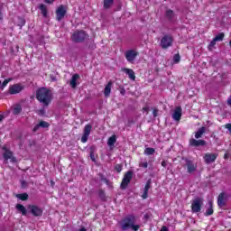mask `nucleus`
I'll list each match as a JSON object with an SVG mask.
<instances>
[{
  "label": "nucleus",
  "instance_id": "nucleus-1",
  "mask_svg": "<svg viewBox=\"0 0 231 231\" xmlns=\"http://www.w3.org/2000/svg\"><path fill=\"white\" fill-rule=\"evenodd\" d=\"M36 98L43 104V106H50L53 100V93L46 88H41L36 91Z\"/></svg>",
  "mask_w": 231,
  "mask_h": 231
},
{
  "label": "nucleus",
  "instance_id": "nucleus-2",
  "mask_svg": "<svg viewBox=\"0 0 231 231\" xmlns=\"http://www.w3.org/2000/svg\"><path fill=\"white\" fill-rule=\"evenodd\" d=\"M134 223H136V217H134V216H129L123 219L121 228L122 230H129V228H132L134 231H138L140 229V226L134 225Z\"/></svg>",
  "mask_w": 231,
  "mask_h": 231
},
{
  "label": "nucleus",
  "instance_id": "nucleus-3",
  "mask_svg": "<svg viewBox=\"0 0 231 231\" xmlns=\"http://www.w3.org/2000/svg\"><path fill=\"white\" fill-rule=\"evenodd\" d=\"M139 52L136 49H129L125 52V57L127 60V62H130V64H134V60H136V57H138Z\"/></svg>",
  "mask_w": 231,
  "mask_h": 231
},
{
  "label": "nucleus",
  "instance_id": "nucleus-4",
  "mask_svg": "<svg viewBox=\"0 0 231 231\" xmlns=\"http://www.w3.org/2000/svg\"><path fill=\"white\" fill-rule=\"evenodd\" d=\"M88 35L84 31H79L73 33L72 41L75 42H82V41H86L88 39Z\"/></svg>",
  "mask_w": 231,
  "mask_h": 231
},
{
  "label": "nucleus",
  "instance_id": "nucleus-5",
  "mask_svg": "<svg viewBox=\"0 0 231 231\" xmlns=\"http://www.w3.org/2000/svg\"><path fill=\"white\" fill-rule=\"evenodd\" d=\"M3 150H4L5 163H6V162H8V160H10V162L12 163H15V162H17L15 157H14V153L10 150H8V148H6V146H4Z\"/></svg>",
  "mask_w": 231,
  "mask_h": 231
},
{
  "label": "nucleus",
  "instance_id": "nucleus-6",
  "mask_svg": "<svg viewBox=\"0 0 231 231\" xmlns=\"http://www.w3.org/2000/svg\"><path fill=\"white\" fill-rule=\"evenodd\" d=\"M203 207V199H195L191 204L192 212H199Z\"/></svg>",
  "mask_w": 231,
  "mask_h": 231
},
{
  "label": "nucleus",
  "instance_id": "nucleus-7",
  "mask_svg": "<svg viewBox=\"0 0 231 231\" xmlns=\"http://www.w3.org/2000/svg\"><path fill=\"white\" fill-rule=\"evenodd\" d=\"M24 89V86L21 84H14L9 87V93L11 95H17V93H21Z\"/></svg>",
  "mask_w": 231,
  "mask_h": 231
},
{
  "label": "nucleus",
  "instance_id": "nucleus-8",
  "mask_svg": "<svg viewBox=\"0 0 231 231\" xmlns=\"http://www.w3.org/2000/svg\"><path fill=\"white\" fill-rule=\"evenodd\" d=\"M132 178H133V172H131V171L126 172L122 180L121 189H125L127 187V185H129Z\"/></svg>",
  "mask_w": 231,
  "mask_h": 231
},
{
  "label": "nucleus",
  "instance_id": "nucleus-9",
  "mask_svg": "<svg viewBox=\"0 0 231 231\" xmlns=\"http://www.w3.org/2000/svg\"><path fill=\"white\" fill-rule=\"evenodd\" d=\"M91 129L92 126L90 125H87L84 128V134L81 137L82 143H86L88 142V139L89 138V134H91Z\"/></svg>",
  "mask_w": 231,
  "mask_h": 231
},
{
  "label": "nucleus",
  "instance_id": "nucleus-10",
  "mask_svg": "<svg viewBox=\"0 0 231 231\" xmlns=\"http://www.w3.org/2000/svg\"><path fill=\"white\" fill-rule=\"evenodd\" d=\"M162 48L167 49L172 46V37L171 36H164L161 41Z\"/></svg>",
  "mask_w": 231,
  "mask_h": 231
},
{
  "label": "nucleus",
  "instance_id": "nucleus-11",
  "mask_svg": "<svg viewBox=\"0 0 231 231\" xmlns=\"http://www.w3.org/2000/svg\"><path fill=\"white\" fill-rule=\"evenodd\" d=\"M181 106H177L172 114L173 120H175L176 122H180V120H181Z\"/></svg>",
  "mask_w": 231,
  "mask_h": 231
},
{
  "label": "nucleus",
  "instance_id": "nucleus-12",
  "mask_svg": "<svg viewBox=\"0 0 231 231\" xmlns=\"http://www.w3.org/2000/svg\"><path fill=\"white\" fill-rule=\"evenodd\" d=\"M216 158H217V154L216 153H206L204 155V162L207 163H214V162H216Z\"/></svg>",
  "mask_w": 231,
  "mask_h": 231
},
{
  "label": "nucleus",
  "instance_id": "nucleus-13",
  "mask_svg": "<svg viewBox=\"0 0 231 231\" xmlns=\"http://www.w3.org/2000/svg\"><path fill=\"white\" fill-rule=\"evenodd\" d=\"M28 208L30 209L32 215L36 217L42 216V209L41 208L32 205L29 206Z\"/></svg>",
  "mask_w": 231,
  "mask_h": 231
},
{
  "label": "nucleus",
  "instance_id": "nucleus-14",
  "mask_svg": "<svg viewBox=\"0 0 231 231\" xmlns=\"http://www.w3.org/2000/svg\"><path fill=\"white\" fill-rule=\"evenodd\" d=\"M56 15H57L58 21H60V19H63L64 15H66V7L63 5L58 7L56 11Z\"/></svg>",
  "mask_w": 231,
  "mask_h": 231
},
{
  "label": "nucleus",
  "instance_id": "nucleus-15",
  "mask_svg": "<svg viewBox=\"0 0 231 231\" xmlns=\"http://www.w3.org/2000/svg\"><path fill=\"white\" fill-rule=\"evenodd\" d=\"M206 142L204 140H196V139H191L189 141V144L192 145V147H203L204 145H206Z\"/></svg>",
  "mask_w": 231,
  "mask_h": 231
},
{
  "label": "nucleus",
  "instance_id": "nucleus-16",
  "mask_svg": "<svg viewBox=\"0 0 231 231\" xmlns=\"http://www.w3.org/2000/svg\"><path fill=\"white\" fill-rule=\"evenodd\" d=\"M124 73L128 75L130 80H136V76L134 75V70L131 69H123Z\"/></svg>",
  "mask_w": 231,
  "mask_h": 231
},
{
  "label": "nucleus",
  "instance_id": "nucleus-17",
  "mask_svg": "<svg viewBox=\"0 0 231 231\" xmlns=\"http://www.w3.org/2000/svg\"><path fill=\"white\" fill-rule=\"evenodd\" d=\"M208 208L205 215L206 216H212L214 214V208H213V201H212V199L208 200Z\"/></svg>",
  "mask_w": 231,
  "mask_h": 231
},
{
  "label": "nucleus",
  "instance_id": "nucleus-18",
  "mask_svg": "<svg viewBox=\"0 0 231 231\" xmlns=\"http://www.w3.org/2000/svg\"><path fill=\"white\" fill-rule=\"evenodd\" d=\"M225 201H226V194L221 193L218 196L217 203L219 207H223L225 205Z\"/></svg>",
  "mask_w": 231,
  "mask_h": 231
},
{
  "label": "nucleus",
  "instance_id": "nucleus-19",
  "mask_svg": "<svg viewBox=\"0 0 231 231\" xmlns=\"http://www.w3.org/2000/svg\"><path fill=\"white\" fill-rule=\"evenodd\" d=\"M111 86H113V82H108L104 89V95L105 97H109V95H111Z\"/></svg>",
  "mask_w": 231,
  "mask_h": 231
},
{
  "label": "nucleus",
  "instance_id": "nucleus-20",
  "mask_svg": "<svg viewBox=\"0 0 231 231\" xmlns=\"http://www.w3.org/2000/svg\"><path fill=\"white\" fill-rule=\"evenodd\" d=\"M79 74H74L72 76V79L70 80L71 88H77V80H79Z\"/></svg>",
  "mask_w": 231,
  "mask_h": 231
},
{
  "label": "nucleus",
  "instance_id": "nucleus-21",
  "mask_svg": "<svg viewBox=\"0 0 231 231\" xmlns=\"http://www.w3.org/2000/svg\"><path fill=\"white\" fill-rule=\"evenodd\" d=\"M39 127H43V128L50 127V124H48L46 121H41L39 125H36L34 126L33 131H37Z\"/></svg>",
  "mask_w": 231,
  "mask_h": 231
},
{
  "label": "nucleus",
  "instance_id": "nucleus-22",
  "mask_svg": "<svg viewBox=\"0 0 231 231\" xmlns=\"http://www.w3.org/2000/svg\"><path fill=\"white\" fill-rule=\"evenodd\" d=\"M13 109V114L14 115H19L21 111H23V108L21 107V105H14L12 107Z\"/></svg>",
  "mask_w": 231,
  "mask_h": 231
},
{
  "label": "nucleus",
  "instance_id": "nucleus-23",
  "mask_svg": "<svg viewBox=\"0 0 231 231\" xmlns=\"http://www.w3.org/2000/svg\"><path fill=\"white\" fill-rule=\"evenodd\" d=\"M115 143H116V135H112L107 141V145L108 147H113Z\"/></svg>",
  "mask_w": 231,
  "mask_h": 231
},
{
  "label": "nucleus",
  "instance_id": "nucleus-24",
  "mask_svg": "<svg viewBox=\"0 0 231 231\" xmlns=\"http://www.w3.org/2000/svg\"><path fill=\"white\" fill-rule=\"evenodd\" d=\"M204 134H205V127H201L196 132L195 138L197 139L201 138V136H203Z\"/></svg>",
  "mask_w": 231,
  "mask_h": 231
},
{
  "label": "nucleus",
  "instance_id": "nucleus-25",
  "mask_svg": "<svg viewBox=\"0 0 231 231\" xmlns=\"http://www.w3.org/2000/svg\"><path fill=\"white\" fill-rule=\"evenodd\" d=\"M16 208L23 214V216H26V208H24V206L18 204L16 205Z\"/></svg>",
  "mask_w": 231,
  "mask_h": 231
},
{
  "label": "nucleus",
  "instance_id": "nucleus-26",
  "mask_svg": "<svg viewBox=\"0 0 231 231\" xmlns=\"http://www.w3.org/2000/svg\"><path fill=\"white\" fill-rule=\"evenodd\" d=\"M40 10H41L43 17H46V15H48V10L46 9V5H40Z\"/></svg>",
  "mask_w": 231,
  "mask_h": 231
},
{
  "label": "nucleus",
  "instance_id": "nucleus-27",
  "mask_svg": "<svg viewBox=\"0 0 231 231\" xmlns=\"http://www.w3.org/2000/svg\"><path fill=\"white\" fill-rule=\"evenodd\" d=\"M16 198H18V199H21L22 201H26V199H28V194L26 193L18 194L16 195Z\"/></svg>",
  "mask_w": 231,
  "mask_h": 231
},
{
  "label": "nucleus",
  "instance_id": "nucleus-28",
  "mask_svg": "<svg viewBox=\"0 0 231 231\" xmlns=\"http://www.w3.org/2000/svg\"><path fill=\"white\" fill-rule=\"evenodd\" d=\"M155 152V150L153 148H146L144 150V154H146L147 156H151Z\"/></svg>",
  "mask_w": 231,
  "mask_h": 231
},
{
  "label": "nucleus",
  "instance_id": "nucleus-29",
  "mask_svg": "<svg viewBox=\"0 0 231 231\" xmlns=\"http://www.w3.org/2000/svg\"><path fill=\"white\" fill-rule=\"evenodd\" d=\"M115 0H105L104 1V6H105V8H109V7H111V5H113V2H114Z\"/></svg>",
  "mask_w": 231,
  "mask_h": 231
},
{
  "label": "nucleus",
  "instance_id": "nucleus-30",
  "mask_svg": "<svg viewBox=\"0 0 231 231\" xmlns=\"http://www.w3.org/2000/svg\"><path fill=\"white\" fill-rule=\"evenodd\" d=\"M166 17L168 19H172V17H174V12H172V10H168L166 12Z\"/></svg>",
  "mask_w": 231,
  "mask_h": 231
},
{
  "label": "nucleus",
  "instance_id": "nucleus-31",
  "mask_svg": "<svg viewBox=\"0 0 231 231\" xmlns=\"http://www.w3.org/2000/svg\"><path fill=\"white\" fill-rule=\"evenodd\" d=\"M225 38V34L223 32L219 33L218 35H217L214 39L215 41H223V39Z\"/></svg>",
  "mask_w": 231,
  "mask_h": 231
},
{
  "label": "nucleus",
  "instance_id": "nucleus-32",
  "mask_svg": "<svg viewBox=\"0 0 231 231\" xmlns=\"http://www.w3.org/2000/svg\"><path fill=\"white\" fill-rule=\"evenodd\" d=\"M180 54H175L173 56V62H174V64H178V62H180Z\"/></svg>",
  "mask_w": 231,
  "mask_h": 231
},
{
  "label": "nucleus",
  "instance_id": "nucleus-33",
  "mask_svg": "<svg viewBox=\"0 0 231 231\" xmlns=\"http://www.w3.org/2000/svg\"><path fill=\"white\" fill-rule=\"evenodd\" d=\"M10 82H12V79H7L4 80V82L2 83V88H6V86H8Z\"/></svg>",
  "mask_w": 231,
  "mask_h": 231
},
{
  "label": "nucleus",
  "instance_id": "nucleus-34",
  "mask_svg": "<svg viewBox=\"0 0 231 231\" xmlns=\"http://www.w3.org/2000/svg\"><path fill=\"white\" fill-rule=\"evenodd\" d=\"M195 170H196V166H194V164H188L189 172H194Z\"/></svg>",
  "mask_w": 231,
  "mask_h": 231
},
{
  "label": "nucleus",
  "instance_id": "nucleus-35",
  "mask_svg": "<svg viewBox=\"0 0 231 231\" xmlns=\"http://www.w3.org/2000/svg\"><path fill=\"white\" fill-rule=\"evenodd\" d=\"M139 167H143V169H147V167H149V164L147 163V162H140Z\"/></svg>",
  "mask_w": 231,
  "mask_h": 231
},
{
  "label": "nucleus",
  "instance_id": "nucleus-36",
  "mask_svg": "<svg viewBox=\"0 0 231 231\" xmlns=\"http://www.w3.org/2000/svg\"><path fill=\"white\" fill-rule=\"evenodd\" d=\"M150 189H151V182H147L144 187V192H149Z\"/></svg>",
  "mask_w": 231,
  "mask_h": 231
},
{
  "label": "nucleus",
  "instance_id": "nucleus-37",
  "mask_svg": "<svg viewBox=\"0 0 231 231\" xmlns=\"http://www.w3.org/2000/svg\"><path fill=\"white\" fill-rule=\"evenodd\" d=\"M216 42H217L214 38L213 41H211V42L209 43V48H214V46H216Z\"/></svg>",
  "mask_w": 231,
  "mask_h": 231
},
{
  "label": "nucleus",
  "instance_id": "nucleus-38",
  "mask_svg": "<svg viewBox=\"0 0 231 231\" xmlns=\"http://www.w3.org/2000/svg\"><path fill=\"white\" fill-rule=\"evenodd\" d=\"M116 171H117L118 172H122V165L116 164Z\"/></svg>",
  "mask_w": 231,
  "mask_h": 231
},
{
  "label": "nucleus",
  "instance_id": "nucleus-39",
  "mask_svg": "<svg viewBox=\"0 0 231 231\" xmlns=\"http://www.w3.org/2000/svg\"><path fill=\"white\" fill-rule=\"evenodd\" d=\"M25 23L26 22L24 21V19L20 18V23L18 24V26H24Z\"/></svg>",
  "mask_w": 231,
  "mask_h": 231
},
{
  "label": "nucleus",
  "instance_id": "nucleus-40",
  "mask_svg": "<svg viewBox=\"0 0 231 231\" xmlns=\"http://www.w3.org/2000/svg\"><path fill=\"white\" fill-rule=\"evenodd\" d=\"M148 193H149L148 191H143V193L142 195L143 199H147Z\"/></svg>",
  "mask_w": 231,
  "mask_h": 231
},
{
  "label": "nucleus",
  "instance_id": "nucleus-41",
  "mask_svg": "<svg viewBox=\"0 0 231 231\" xmlns=\"http://www.w3.org/2000/svg\"><path fill=\"white\" fill-rule=\"evenodd\" d=\"M143 113H146V115L149 113V106H144L143 108Z\"/></svg>",
  "mask_w": 231,
  "mask_h": 231
},
{
  "label": "nucleus",
  "instance_id": "nucleus-42",
  "mask_svg": "<svg viewBox=\"0 0 231 231\" xmlns=\"http://www.w3.org/2000/svg\"><path fill=\"white\" fill-rule=\"evenodd\" d=\"M152 113L154 117L158 116V109L154 108Z\"/></svg>",
  "mask_w": 231,
  "mask_h": 231
},
{
  "label": "nucleus",
  "instance_id": "nucleus-43",
  "mask_svg": "<svg viewBox=\"0 0 231 231\" xmlns=\"http://www.w3.org/2000/svg\"><path fill=\"white\" fill-rule=\"evenodd\" d=\"M226 129H228V131L231 133V124L226 125Z\"/></svg>",
  "mask_w": 231,
  "mask_h": 231
},
{
  "label": "nucleus",
  "instance_id": "nucleus-44",
  "mask_svg": "<svg viewBox=\"0 0 231 231\" xmlns=\"http://www.w3.org/2000/svg\"><path fill=\"white\" fill-rule=\"evenodd\" d=\"M161 231H169V228L165 226H163L162 228H161Z\"/></svg>",
  "mask_w": 231,
  "mask_h": 231
},
{
  "label": "nucleus",
  "instance_id": "nucleus-45",
  "mask_svg": "<svg viewBox=\"0 0 231 231\" xmlns=\"http://www.w3.org/2000/svg\"><path fill=\"white\" fill-rule=\"evenodd\" d=\"M53 2H55V0H45V3H48L49 5H51Z\"/></svg>",
  "mask_w": 231,
  "mask_h": 231
},
{
  "label": "nucleus",
  "instance_id": "nucleus-46",
  "mask_svg": "<svg viewBox=\"0 0 231 231\" xmlns=\"http://www.w3.org/2000/svg\"><path fill=\"white\" fill-rule=\"evenodd\" d=\"M162 167H167V162L162 161Z\"/></svg>",
  "mask_w": 231,
  "mask_h": 231
},
{
  "label": "nucleus",
  "instance_id": "nucleus-47",
  "mask_svg": "<svg viewBox=\"0 0 231 231\" xmlns=\"http://www.w3.org/2000/svg\"><path fill=\"white\" fill-rule=\"evenodd\" d=\"M224 158L225 159L228 158V153H225Z\"/></svg>",
  "mask_w": 231,
  "mask_h": 231
},
{
  "label": "nucleus",
  "instance_id": "nucleus-48",
  "mask_svg": "<svg viewBox=\"0 0 231 231\" xmlns=\"http://www.w3.org/2000/svg\"><path fill=\"white\" fill-rule=\"evenodd\" d=\"M79 231H86V228L82 227Z\"/></svg>",
  "mask_w": 231,
  "mask_h": 231
},
{
  "label": "nucleus",
  "instance_id": "nucleus-49",
  "mask_svg": "<svg viewBox=\"0 0 231 231\" xmlns=\"http://www.w3.org/2000/svg\"><path fill=\"white\" fill-rule=\"evenodd\" d=\"M3 120V116H0V122Z\"/></svg>",
  "mask_w": 231,
  "mask_h": 231
},
{
  "label": "nucleus",
  "instance_id": "nucleus-50",
  "mask_svg": "<svg viewBox=\"0 0 231 231\" xmlns=\"http://www.w3.org/2000/svg\"><path fill=\"white\" fill-rule=\"evenodd\" d=\"M1 19H3V17L1 16V13H0V21H1Z\"/></svg>",
  "mask_w": 231,
  "mask_h": 231
},
{
  "label": "nucleus",
  "instance_id": "nucleus-51",
  "mask_svg": "<svg viewBox=\"0 0 231 231\" xmlns=\"http://www.w3.org/2000/svg\"><path fill=\"white\" fill-rule=\"evenodd\" d=\"M0 86H1V81H0Z\"/></svg>",
  "mask_w": 231,
  "mask_h": 231
}]
</instances>
